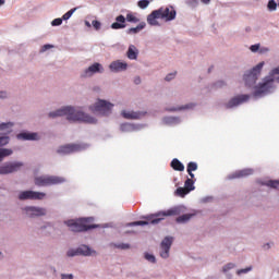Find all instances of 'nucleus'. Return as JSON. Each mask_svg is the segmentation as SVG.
I'll use <instances>...</instances> for the list:
<instances>
[{"label": "nucleus", "instance_id": "393cba45", "mask_svg": "<svg viewBox=\"0 0 279 279\" xmlns=\"http://www.w3.org/2000/svg\"><path fill=\"white\" fill-rule=\"evenodd\" d=\"M186 171H187L190 178L194 179L195 174L193 173V171H197V162H195V161L189 162Z\"/></svg>", "mask_w": 279, "mask_h": 279}, {"label": "nucleus", "instance_id": "bb28decb", "mask_svg": "<svg viewBox=\"0 0 279 279\" xmlns=\"http://www.w3.org/2000/svg\"><path fill=\"white\" fill-rule=\"evenodd\" d=\"M14 151L10 148H0V162H3V158H8V156H12Z\"/></svg>", "mask_w": 279, "mask_h": 279}, {"label": "nucleus", "instance_id": "864d4df0", "mask_svg": "<svg viewBox=\"0 0 279 279\" xmlns=\"http://www.w3.org/2000/svg\"><path fill=\"white\" fill-rule=\"evenodd\" d=\"M5 97V92H0V99H3Z\"/></svg>", "mask_w": 279, "mask_h": 279}, {"label": "nucleus", "instance_id": "de8ad7c7", "mask_svg": "<svg viewBox=\"0 0 279 279\" xmlns=\"http://www.w3.org/2000/svg\"><path fill=\"white\" fill-rule=\"evenodd\" d=\"M173 77H175V72L168 74V75L166 76V82H171V80H173Z\"/></svg>", "mask_w": 279, "mask_h": 279}, {"label": "nucleus", "instance_id": "b1692460", "mask_svg": "<svg viewBox=\"0 0 279 279\" xmlns=\"http://www.w3.org/2000/svg\"><path fill=\"white\" fill-rule=\"evenodd\" d=\"M195 182H196L195 177L190 179L187 178L184 182V189H186L190 193L191 191H195Z\"/></svg>", "mask_w": 279, "mask_h": 279}, {"label": "nucleus", "instance_id": "473e14b6", "mask_svg": "<svg viewBox=\"0 0 279 279\" xmlns=\"http://www.w3.org/2000/svg\"><path fill=\"white\" fill-rule=\"evenodd\" d=\"M175 193L179 197H184L185 195H189L190 192L186 187H178Z\"/></svg>", "mask_w": 279, "mask_h": 279}, {"label": "nucleus", "instance_id": "f03ea898", "mask_svg": "<svg viewBox=\"0 0 279 279\" xmlns=\"http://www.w3.org/2000/svg\"><path fill=\"white\" fill-rule=\"evenodd\" d=\"M175 215H180V211L178 210V208H172L166 211H159L156 214L145 216L144 219H147L148 221H134L131 222L130 226H149V223L156 226L157 223L163 221L165 217H175Z\"/></svg>", "mask_w": 279, "mask_h": 279}, {"label": "nucleus", "instance_id": "a19ab883", "mask_svg": "<svg viewBox=\"0 0 279 279\" xmlns=\"http://www.w3.org/2000/svg\"><path fill=\"white\" fill-rule=\"evenodd\" d=\"M248 271H252V266H251V267L243 268V269H239V270L236 271V275H238V276H241V275H243V274H248Z\"/></svg>", "mask_w": 279, "mask_h": 279}, {"label": "nucleus", "instance_id": "a211bd4d", "mask_svg": "<svg viewBox=\"0 0 279 279\" xmlns=\"http://www.w3.org/2000/svg\"><path fill=\"white\" fill-rule=\"evenodd\" d=\"M254 173V170L252 169H243L233 172L232 174L229 175V180H236L239 178H247V175H252Z\"/></svg>", "mask_w": 279, "mask_h": 279}, {"label": "nucleus", "instance_id": "e433bc0d", "mask_svg": "<svg viewBox=\"0 0 279 279\" xmlns=\"http://www.w3.org/2000/svg\"><path fill=\"white\" fill-rule=\"evenodd\" d=\"M138 8H141L142 10H145V8H147L149 5V0H140L137 2Z\"/></svg>", "mask_w": 279, "mask_h": 279}, {"label": "nucleus", "instance_id": "5701e85b", "mask_svg": "<svg viewBox=\"0 0 279 279\" xmlns=\"http://www.w3.org/2000/svg\"><path fill=\"white\" fill-rule=\"evenodd\" d=\"M170 166L174 171H184V163L178 158L172 159Z\"/></svg>", "mask_w": 279, "mask_h": 279}, {"label": "nucleus", "instance_id": "7c9ffc66", "mask_svg": "<svg viewBox=\"0 0 279 279\" xmlns=\"http://www.w3.org/2000/svg\"><path fill=\"white\" fill-rule=\"evenodd\" d=\"M121 132H134V125L130 123L121 124L120 126Z\"/></svg>", "mask_w": 279, "mask_h": 279}, {"label": "nucleus", "instance_id": "49530a36", "mask_svg": "<svg viewBox=\"0 0 279 279\" xmlns=\"http://www.w3.org/2000/svg\"><path fill=\"white\" fill-rule=\"evenodd\" d=\"M250 49L253 53H256V51H258L260 49V44L253 45V46H251Z\"/></svg>", "mask_w": 279, "mask_h": 279}, {"label": "nucleus", "instance_id": "9d476101", "mask_svg": "<svg viewBox=\"0 0 279 279\" xmlns=\"http://www.w3.org/2000/svg\"><path fill=\"white\" fill-rule=\"evenodd\" d=\"M157 12L159 14V19H162L163 21H173L177 14L173 7H161Z\"/></svg>", "mask_w": 279, "mask_h": 279}, {"label": "nucleus", "instance_id": "f3484780", "mask_svg": "<svg viewBox=\"0 0 279 279\" xmlns=\"http://www.w3.org/2000/svg\"><path fill=\"white\" fill-rule=\"evenodd\" d=\"M110 71L113 73H119L121 71H126L128 70V63L121 62L120 60L111 62L109 65Z\"/></svg>", "mask_w": 279, "mask_h": 279}, {"label": "nucleus", "instance_id": "1a4fd4ad", "mask_svg": "<svg viewBox=\"0 0 279 279\" xmlns=\"http://www.w3.org/2000/svg\"><path fill=\"white\" fill-rule=\"evenodd\" d=\"M21 167H23V162L21 161L7 162L0 167V175L16 173V171H21Z\"/></svg>", "mask_w": 279, "mask_h": 279}, {"label": "nucleus", "instance_id": "f257e3e1", "mask_svg": "<svg viewBox=\"0 0 279 279\" xmlns=\"http://www.w3.org/2000/svg\"><path fill=\"white\" fill-rule=\"evenodd\" d=\"M50 119H56V117H66L68 121H81L82 123H89L95 125L97 123V119L86 114L82 111L75 110L73 107H63L58 109L57 111H52L49 113Z\"/></svg>", "mask_w": 279, "mask_h": 279}, {"label": "nucleus", "instance_id": "20e7f679", "mask_svg": "<svg viewBox=\"0 0 279 279\" xmlns=\"http://www.w3.org/2000/svg\"><path fill=\"white\" fill-rule=\"evenodd\" d=\"M274 75H279V66L275 68L270 72V76L264 80V83L255 87L254 96L260 97V95H267L269 90L274 87Z\"/></svg>", "mask_w": 279, "mask_h": 279}, {"label": "nucleus", "instance_id": "6ab92c4d", "mask_svg": "<svg viewBox=\"0 0 279 279\" xmlns=\"http://www.w3.org/2000/svg\"><path fill=\"white\" fill-rule=\"evenodd\" d=\"M111 29H125V16L118 15L116 22L111 24Z\"/></svg>", "mask_w": 279, "mask_h": 279}, {"label": "nucleus", "instance_id": "ddd939ff", "mask_svg": "<svg viewBox=\"0 0 279 279\" xmlns=\"http://www.w3.org/2000/svg\"><path fill=\"white\" fill-rule=\"evenodd\" d=\"M246 101H250V95H239L233 98H231L227 104L226 108H236V106H241V104H246Z\"/></svg>", "mask_w": 279, "mask_h": 279}, {"label": "nucleus", "instance_id": "2f4dec72", "mask_svg": "<svg viewBox=\"0 0 279 279\" xmlns=\"http://www.w3.org/2000/svg\"><path fill=\"white\" fill-rule=\"evenodd\" d=\"M191 108H195V104H189L183 107L172 108V109H170V111L175 112L177 110H191Z\"/></svg>", "mask_w": 279, "mask_h": 279}, {"label": "nucleus", "instance_id": "cd10ccee", "mask_svg": "<svg viewBox=\"0 0 279 279\" xmlns=\"http://www.w3.org/2000/svg\"><path fill=\"white\" fill-rule=\"evenodd\" d=\"M13 126H14V123L12 122L1 123L0 131H4V134H10V132H12Z\"/></svg>", "mask_w": 279, "mask_h": 279}, {"label": "nucleus", "instance_id": "79ce46f5", "mask_svg": "<svg viewBox=\"0 0 279 279\" xmlns=\"http://www.w3.org/2000/svg\"><path fill=\"white\" fill-rule=\"evenodd\" d=\"M145 258L146 260H148L149 263H156V257L149 253L145 254Z\"/></svg>", "mask_w": 279, "mask_h": 279}, {"label": "nucleus", "instance_id": "f704fd0d", "mask_svg": "<svg viewBox=\"0 0 279 279\" xmlns=\"http://www.w3.org/2000/svg\"><path fill=\"white\" fill-rule=\"evenodd\" d=\"M76 10H77V8H74V9H71L70 11H68L65 14H63L62 20L69 21V19H71V16H73V14H75Z\"/></svg>", "mask_w": 279, "mask_h": 279}, {"label": "nucleus", "instance_id": "39448f33", "mask_svg": "<svg viewBox=\"0 0 279 279\" xmlns=\"http://www.w3.org/2000/svg\"><path fill=\"white\" fill-rule=\"evenodd\" d=\"M66 179L58 175H40L35 178L36 186H54L56 184H64Z\"/></svg>", "mask_w": 279, "mask_h": 279}, {"label": "nucleus", "instance_id": "09e8293b", "mask_svg": "<svg viewBox=\"0 0 279 279\" xmlns=\"http://www.w3.org/2000/svg\"><path fill=\"white\" fill-rule=\"evenodd\" d=\"M61 279H73V275H61Z\"/></svg>", "mask_w": 279, "mask_h": 279}, {"label": "nucleus", "instance_id": "aec40b11", "mask_svg": "<svg viewBox=\"0 0 279 279\" xmlns=\"http://www.w3.org/2000/svg\"><path fill=\"white\" fill-rule=\"evenodd\" d=\"M19 141H38V133H20L17 134Z\"/></svg>", "mask_w": 279, "mask_h": 279}, {"label": "nucleus", "instance_id": "a878e982", "mask_svg": "<svg viewBox=\"0 0 279 279\" xmlns=\"http://www.w3.org/2000/svg\"><path fill=\"white\" fill-rule=\"evenodd\" d=\"M122 117L124 119H141V113L135 111H122Z\"/></svg>", "mask_w": 279, "mask_h": 279}, {"label": "nucleus", "instance_id": "c9c22d12", "mask_svg": "<svg viewBox=\"0 0 279 279\" xmlns=\"http://www.w3.org/2000/svg\"><path fill=\"white\" fill-rule=\"evenodd\" d=\"M267 8L270 12H275V10L278 9V3H276L274 0H269Z\"/></svg>", "mask_w": 279, "mask_h": 279}, {"label": "nucleus", "instance_id": "4c0bfd02", "mask_svg": "<svg viewBox=\"0 0 279 279\" xmlns=\"http://www.w3.org/2000/svg\"><path fill=\"white\" fill-rule=\"evenodd\" d=\"M266 186H270V189H278L279 186V181H274V180H270L266 183Z\"/></svg>", "mask_w": 279, "mask_h": 279}, {"label": "nucleus", "instance_id": "c756f323", "mask_svg": "<svg viewBox=\"0 0 279 279\" xmlns=\"http://www.w3.org/2000/svg\"><path fill=\"white\" fill-rule=\"evenodd\" d=\"M145 22L140 23L136 27H132L128 31V34H138L142 29H145Z\"/></svg>", "mask_w": 279, "mask_h": 279}, {"label": "nucleus", "instance_id": "423d86ee", "mask_svg": "<svg viewBox=\"0 0 279 279\" xmlns=\"http://www.w3.org/2000/svg\"><path fill=\"white\" fill-rule=\"evenodd\" d=\"M263 66H265V62H259L251 71L244 74V82L246 86H254V84H256L258 75H260V71H263Z\"/></svg>", "mask_w": 279, "mask_h": 279}, {"label": "nucleus", "instance_id": "3c124183", "mask_svg": "<svg viewBox=\"0 0 279 279\" xmlns=\"http://www.w3.org/2000/svg\"><path fill=\"white\" fill-rule=\"evenodd\" d=\"M51 47H53V46H51V45H45V46L43 47V51H47V49H51Z\"/></svg>", "mask_w": 279, "mask_h": 279}, {"label": "nucleus", "instance_id": "4d7b16f0", "mask_svg": "<svg viewBox=\"0 0 279 279\" xmlns=\"http://www.w3.org/2000/svg\"><path fill=\"white\" fill-rule=\"evenodd\" d=\"M85 24L87 25V27H90V22H85Z\"/></svg>", "mask_w": 279, "mask_h": 279}, {"label": "nucleus", "instance_id": "2eb2a0df", "mask_svg": "<svg viewBox=\"0 0 279 279\" xmlns=\"http://www.w3.org/2000/svg\"><path fill=\"white\" fill-rule=\"evenodd\" d=\"M95 73H104V66H101V63L92 64L88 69L84 71L82 77H93Z\"/></svg>", "mask_w": 279, "mask_h": 279}, {"label": "nucleus", "instance_id": "8fccbe9b", "mask_svg": "<svg viewBox=\"0 0 279 279\" xmlns=\"http://www.w3.org/2000/svg\"><path fill=\"white\" fill-rule=\"evenodd\" d=\"M225 85H226V83H223V82H221V81H219V82L216 84L217 88H221V87L225 86Z\"/></svg>", "mask_w": 279, "mask_h": 279}, {"label": "nucleus", "instance_id": "5fc2aeb1", "mask_svg": "<svg viewBox=\"0 0 279 279\" xmlns=\"http://www.w3.org/2000/svg\"><path fill=\"white\" fill-rule=\"evenodd\" d=\"M201 1H202V3H205V4L210 3V0H201Z\"/></svg>", "mask_w": 279, "mask_h": 279}, {"label": "nucleus", "instance_id": "ea45409f", "mask_svg": "<svg viewBox=\"0 0 279 279\" xmlns=\"http://www.w3.org/2000/svg\"><path fill=\"white\" fill-rule=\"evenodd\" d=\"M114 247H117L118 250H130V244H126V243L114 244Z\"/></svg>", "mask_w": 279, "mask_h": 279}, {"label": "nucleus", "instance_id": "72a5a7b5", "mask_svg": "<svg viewBox=\"0 0 279 279\" xmlns=\"http://www.w3.org/2000/svg\"><path fill=\"white\" fill-rule=\"evenodd\" d=\"M126 21L129 23H138V21H141V20H138V17H136V15H134V13H128Z\"/></svg>", "mask_w": 279, "mask_h": 279}, {"label": "nucleus", "instance_id": "4468645a", "mask_svg": "<svg viewBox=\"0 0 279 279\" xmlns=\"http://www.w3.org/2000/svg\"><path fill=\"white\" fill-rule=\"evenodd\" d=\"M171 245H173V236H166L160 244L161 251L160 256L161 258H169V252L171 250Z\"/></svg>", "mask_w": 279, "mask_h": 279}, {"label": "nucleus", "instance_id": "6e6d98bb", "mask_svg": "<svg viewBox=\"0 0 279 279\" xmlns=\"http://www.w3.org/2000/svg\"><path fill=\"white\" fill-rule=\"evenodd\" d=\"M5 4V0H0V5H4Z\"/></svg>", "mask_w": 279, "mask_h": 279}, {"label": "nucleus", "instance_id": "c85d7f7f", "mask_svg": "<svg viewBox=\"0 0 279 279\" xmlns=\"http://www.w3.org/2000/svg\"><path fill=\"white\" fill-rule=\"evenodd\" d=\"M193 216H194L193 214H185V215L179 216L177 218V223H186V221H191Z\"/></svg>", "mask_w": 279, "mask_h": 279}, {"label": "nucleus", "instance_id": "58836bf2", "mask_svg": "<svg viewBox=\"0 0 279 279\" xmlns=\"http://www.w3.org/2000/svg\"><path fill=\"white\" fill-rule=\"evenodd\" d=\"M10 143V137L9 136H1L0 137V147H3L4 145H8Z\"/></svg>", "mask_w": 279, "mask_h": 279}, {"label": "nucleus", "instance_id": "603ef678", "mask_svg": "<svg viewBox=\"0 0 279 279\" xmlns=\"http://www.w3.org/2000/svg\"><path fill=\"white\" fill-rule=\"evenodd\" d=\"M134 84H141V77L136 76L135 80H134Z\"/></svg>", "mask_w": 279, "mask_h": 279}, {"label": "nucleus", "instance_id": "6e6552de", "mask_svg": "<svg viewBox=\"0 0 279 279\" xmlns=\"http://www.w3.org/2000/svg\"><path fill=\"white\" fill-rule=\"evenodd\" d=\"M114 105L106 101V100H98L93 107V112H98V114H102L104 117H108L110 112H112V108Z\"/></svg>", "mask_w": 279, "mask_h": 279}, {"label": "nucleus", "instance_id": "0eeeda50", "mask_svg": "<svg viewBox=\"0 0 279 279\" xmlns=\"http://www.w3.org/2000/svg\"><path fill=\"white\" fill-rule=\"evenodd\" d=\"M86 149V144H65L59 146L57 149V154H61L62 156H66L69 154H75L77 151H83Z\"/></svg>", "mask_w": 279, "mask_h": 279}, {"label": "nucleus", "instance_id": "4be33fe9", "mask_svg": "<svg viewBox=\"0 0 279 279\" xmlns=\"http://www.w3.org/2000/svg\"><path fill=\"white\" fill-rule=\"evenodd\" d=\"M126 56L129 60H136L138 58V49L136 48V46L134 45L129 46Z\"/></svg>", "mask_w": 279, "mask_h": 279}, {"label": "nucleus", "instance_id": "37998d69", "mask_svg": "<svg viewBox=\"0 0 279 279\" xmlns=\"http://www.w3.org/2000/svg\"><path fill=\"white\" fill-rule=\"evenodd\" d=\"M62 19L58 17L51 22L52 27H58L62 23Z\"/></svg>", "mask_w": 279, "mask_h": 279}, {"label": "nucleus", "instance_id": "7ed1b4c3", "mask_svg": "<svg viewBox=\"0 0 279 279\" xmlns=\"http://www.w3.org/2000/svg\"><path fill=\"white\" fill-rule=\"evenodd\" d=\"M93 221V218H81L78 220H68L65 223L71 232H88V230L98 228L97 225H92Z\"/></svg>", "mask_w": 279, "mask_h": 279}, {"label": "nucleus", "instance_id": "dca6fc26", "mask_svg": "<svg viewBox=\"0 0 279 279\" xmlns=\"http://www.w3.org/2000/svg\"><path fill=\"white\" fill-rule=\"evenodd\" d=\"M26 210V215L28 217H45V215H47V209L43 208V207H25Z\"/></svg>", "mask_w": 279, "mask_h": 279}, {"label": "nucleus", "instance_id": "a18cd8bd", "mask_svg": "<svg viewBox=\"0 0 279 279\" xmlns=\"http://www.w3.org/2000/svg\"><path fill=\"white\" fill-rule=\"evenodd\" d=\"M234 264H232V263H229V264H227L223 268H222V270L226 272V271H230V269H234Z\"/></svg>", "mask_w": 279, "mask_h": 279}, {"label": "nucleus", "instance_id": "9b49d317", "mask_svg": "<svg viewBox=\"0 0 279 279\" xmlns=\"http://www.w3.org/2000/svg\"><path fill=\"white\" fill-rule=\"evenodd\" d=\"M93 254H96L95 251H92L90 247L88 246H82V247H78L76 250H69L68 253H66V256H69L70 258H73V256H93Z\"/></svg>", "mask_w": 279, "mask_h": 279}, {"label": "nucleus", "instance_id": "f8f14e48", "mask_svg": "<svg viewBox=\"0 0 279 279\" xmlns=\"http://www.w3.org/2000/svg\"><path fill=\"white\" fill-rule=\"evenodd\" d=\"M47 197V194L44 192H34V191H24L21 192L19 195V199L25 201V199H45Z\"/></svg>", "mask_w": 279, "mask_h": 279}, {"label": "nucleus", "instance_id": "412c9836", "mask_svg": "<svg viewBox=\"0 0 279 279\" xmlns=\"http://www.w3.org/2000/svg\"><path fill=\"white\" fill-rule=\"evenodd\" d=\"M158 19H160V14L158 13V10L153 11V12L147 16V23H148V25H159Z\"/></svg>", "mask_w": 279, "mask_h": 279}, {"label": "nucleus", "instance_id": "c03bdc74", "mask_svg": "<svg viewBox=\"0 0 279 279\" xmlns=\"http://www.w3.org/2000/svg\"><path fill=\"white\" fill-rule=\"evenodd\" d=\"M92 25H93V27L96 28L97 31H98V29H101V22H99V21H97V20H94V21L92 22Z\"/></svg>", "mask_w": 279, "mask_h": 279}]
</instances>
